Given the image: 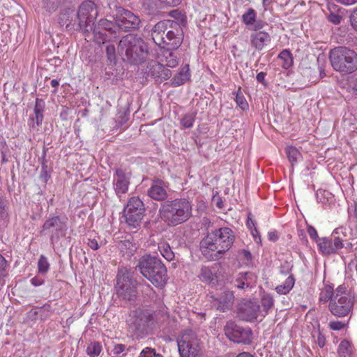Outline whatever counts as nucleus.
Returning <instances> with one entry per match:
<instances>
[{"label":"nucleus","mask_w":357,"mask_h":357,"mask_svg":"<svg viewBox=\"0 0 357 357\" xmlns=\"http://www.w3.org/2000/svg\"><path fill=\"white\" fill-rule=\"evenodd\" d=\"M149 73L154 77H158L163 80L168 79L172 76V71L160 63V61L152 62L149 66Z\"/></svg>","instance_id":"obj_20"},{"label":"nucleus","mask_w":357,"mask_h":357,"mask_svg":"<svg viewBox=\"0 0 357 357\" xmlns=\"http://www.w3.org/2000/svg\"><path fill=\"white\" fill-rule=\"evenodd\" d=\"M149 195L155 200H162L167 197V192L160 182L154 183L148 191Z\"/></svg>","instance_id":"obj_23"},{"label":"nucleus","mask_w":357,"mask_h":357,"mask_svg":"<svg viewBox=\"0 0 357 357\" xmlns=\"http://www.w3.org/2000/svg\"><path fill=\"white\" fill-rule=\"evenodd\" d=\"M265 77H266V73H264V72H260L259 73L257 76H256V79L259 82H261L262 83L265 79Z\"/></svg>","instance_id":"obj_62"},{"label":"nucleus","mask_w":357,"mask_h":357,"mask_svg":"<svg viewBox=\"0 0 357 357\" xmlns=\"http://www.w3.org/2000/svg\"><path fill=\"white\" fill-rule=\"evenodd\" d=\"M87 245L93 250H96L99 248V244L96 238H89L88 239Z\"/></svg>","instance_id":"obj_52"},{"label":"nucleus","mask_w":357,"mask_h":357,"mask_svg":"<svg viewBox=\"0 0 357 357\" xmlns=\"http://www.w3.org/2000/svg\"><path fill=\"white\" fill-rule=\"evenodd\" d=\"M317 246L319 251L324 255L335 254L332 244V238L322 237L317 239Z\"/></svg>","instance_id":"obj_24"},{"label":"nucleus","mask_w":357,"mask_h":357,"mask_svg":"<svg viewBox=\"0 0 357 357\" xmlns=\"http://www.w3.org/2000/svg\"><path fill=\"white\" fill-rule=\"evenodd\" d=\"M50 178V174L47 170V167L43 165L40 174V178L44 183H46Z\"/></svg>","instance_id":"obj_48"},{"label":"nucleus","mask_w":357,"mask_h":357,"mask_svg":"<svg viewBox=\"0 0 357 357\" xmlns=\"http://www.w3.org/2000/svg\"><path fill=\"white\" fill-rule=\"evenodd\" d=\"M66 225L59 216H54L47 219L43 225L42 231L52 230V234L50 236V243L52 245L59 239L61 236L66 230Z\"/></svg>","instance_id":"obj_14"},{"label":"nucleus","mask_w":357,"mask_h":357,"mask_svg":"<svg viewBox=\"0 0 357 357\" xmlns=\"http://www.w3.org/2000/svg\"><path fill=\"white\" fill-rule=\"evenodd\" d=\"M170 48H160L158 54V60L166 67L175 68L178 64V59L175 53L172 52Z\"/></svg>","instance_id":"obj_19"},{"label":"nucleus","mask_w":357,"mask_h":357,"mask_svg":"<svg viewBox=\"0 0 357 357\" xmlns=\"http://www.w3.org/2000/svg\"><path fill=\"white\" fill-rule=\"evenodd\" d=\"M127 323L133 330H139L142 326V319L137 317V312H135L129 315Z\"/></svg>","instance_id":"obj_36"},{"label":"nucleus","mask_w":357,"mask_h":357,"mask_svg":"<svg viewBox=\"0 0 357 357\" xmlns=\"http://www.w3.org/2000/svg\"><path fill=\"white\" fill-rule=\"evenodd\" d=\"M268 239L272 241H275L278 240V234L275 231H271L268 233Z\"/></svg>","instance_id":"obj_59"},{"label":"nucleus","mask_w":357,"mask_h":357,"mask_svg":"<svg viewBox=\"0 0 357 357\" xmlns=\"http://www.w3.org/2000/svg\"><path fill=\"white\" fill-rule=\"evenodd\" d=\"M351 23L356 29H357V12L351 17Z\"/></svg>","instance_id":"obj_63"},{"label":"nucleus","mask_w":357,"mask_h":357,"mask_svg":"<svg viewBox=\"0 0 357 357\" xmlns=\"http://www.w3.org/2000/svg\"><path fill=\"white\" fill-rule=\"evenodd\" d=\"M210 301L213 307L222 312L229 310L234 302V296L232 291H225L220 296H209Z\"/></svg>","instance_id":"obj_17"},{"label":"nucleus","mask_w":357,"mask_h":357,"mask_svg":"<svg viewBox=\"0 0 357 357\" xmlns=\"http://www.w3.org/2000/svg\"><path fill=\"white\" fill-rule=\"evenodd\" d=\"M286 153L292 166L296 164L298 161L301 158V154L294 146L287 147Z\"/></svg>","instance_id":"obj_31"},{"label":"nucleus","mask_w":357,"mask_h":357,"mask_svg":"<svg viewBox=\"0 0 357 357\" xmlns=\"http://www.w3.org/2000/svg\"><path fill=\"white\" fill-rule=\"evenodd\" d=\"M160 218L168 225L175 226L187 221L192 215V205L184 198L164 202L159 210Z\"/></svg>","instance_id":"obj_3"},{"label":"nucleus","mask_w":357,"mask_h":357,"mask_svg":"<svg viewBox=\"0 0 357 357\" xmlns=\"http://www.w3.org/2000/svg\"><path fill=\"white\" fill-rule=\"evenodd\" d=\"M260 314V306L257 301H247L240 305L239 317L246 321H253Z\"/></svg>","instance_id":"obj_16"},{"label":"nucleus","mask_w":357,"mask_h":357,"mask_svg":"<svg viewBox=\"0 0 357 357\" xmlns=\"http://www.w3.org/2000/svg\"><path fill=\"white\" fill-rule=\"evenodd\" d=\"M195 120V114H186L181 120V126L183 128H190L193 126Z\"/></svg>","instance_id":"obj_37"},{"label":"nucleus","mask_w":357,"mask_h":357,"mask_svg":"<svg viewBox=\"0 0 357 357\" xmlns=\"http://www.w3.org/2000/svg\"><path fill=\"white\" fill-rule=\"evenodd\" d=\"M239 257L245 264H249L251 262L252 255L250 251L243 250L239 252Z\"/></svg>","instance_id":"obj_47"},{"label":"nucleus","mask_w":357,"mask_h":357,"mask_svg":"<svg viewBox=\"0 0 357 357\" xmlns=\"http://www.w3.org/2000/svg\"><path fill=\"white\" fill-rule=\"evenodd\" d=\"M116 289L119 297L131 301L137 296V281L131 278L126 270H121L117 275Z\"/></svg>","instance_id":"obj_9"},{"label":"nucleus","mask_w":357,"mask_h":357,"mask_svg":"<svg viewBox=\"0 0 357 357\" xmlns=\"http://www.w3.org/2000/svg\"><path fill=\"white\" fill-rule=\"evenodd\" d=\"M236 357H254V356L248 352H242V353L238 354Z\"/></svg>","instance_id":"obj_64"},{"label":"nucleus","mask_w":357,"mask_h":357,"mask_svg":"<svg viewBox=\"0 0 357 357\" xmlns=\"http://www.w3.org/2000/svg\"><path fill=\"white\" fill-rule=\"evenodd\" d=\"M333 238L332 239V244H333V247L334 248V250H335V252L337 253V252L343 248L344 247V241L342 240V238L339 236H333Z\"/></svg>","instance_id":"obj_43"},{"label":"nucleus","mask_w":357,"mask_h":357,"mask_svg":"<svg viewBox=\"0 0 357 357\" xmlns=\"http://www.w3.org/2000/svg\"><path fill=\"white\" fill-rule=\"evenodd\" d=\"M151 36L154 43L160 48L178 49L183 41L179 24L172 20L158 22L152 29Z\"/></svg>","instance_id":"obj_2"},{"label":"nucleus","mask_w":357,"mask_h":357,"mask_svg":"<svg viewBox=\"0 0 357 357\" xmlns=\"http://www.w3.org/2000/svg\"><path fill=\"white\" fill-rule=\"evenodd\" d=\"M114 24L113 23L106 19H102L100 20L98 24V29H101L105 31H113Z\"/></svg>","instance_id":"obj_41"},{"label":"nucleus","mask_w":357,"mask_h":357,"mask_svg":"<svg viewBox=\"0 0 357 357\" xmlns=\"http://www.w3.org/2000/svg\"><path fill=\"white\" fill-rule=\"evenodd\" d=\"M158 250L162 256L168 261L174 259V253L167 243L160 242L158 244Z\"/></svg>","instance_id":"obj_28"},{"label":"nucleus","mask_w":357,"mask_h":357,"mask_svg":"<svg viewBox=\"0 0 357 357\" xmlns=\"http://www.w3.org/2000/svg\"><path fill=\"white\" fill-rule=\"evenodd\" d=\"M353 348L351 342L347 340H343L338 345L337 354L340 357H351Z\"/></svg>","instance_id":"obj_27"},{"label":"nucleus","mask_w":357,"mask_h":357,"mask_svg":"<svg viewBox=\"0 0 357 357\" xmlns=\"http://www.w3.org/2000/svg\"><path fill=\"white\" fill-rule=\"evenodd\" d=\"M124 217L126 223L130 227L137 228L139 226L144 213V204L137 197L129 199L124 208Z\"/></svg>","instance_id":"obj_10"},{"label":"nucleus","mask_w":357,"mask_h":357,"mask_svg":"<svg viewBox=\"0 0 357 357\" xmlns=\"http://www.w3.org/2000/svg\"><path fill=\"white\" fill-rule=\"evenodd\" d=\"M59 0H43V7L48 11L54 10L59 6Z\"/></svg>","instance_id":"obj_42"},{"label":"nucleus","mask_w":357,"mask_h":357,"mask_svg":"<svg viewBox=\"0 0 357 357\" xmlns=\"http://www.w3.org/2000/svg\"><path fill=\"white\" fill-rule=\"evenodd\" d=\"M200 278L202 280H210L211 279V273L207 268H203L201 271Z\"/></svg>","instance_id":"obj_51"},{"label":"nucleus","mask_w":357,"mask_h":357,"mask_svg":"<svg viewBox=\"0 0 357 357\" xmlns=\"http://www.w3.org/2000/svg\"><path fill=\"white\" fill-rule=\"evenodd\" d=\"M271 41L270 34L264 31H256L250 36V44L257 50H262Z\"/></svg>","instance_id":"obj_18"},{"label":"nucleus","mask_w":357,"mask_h":357,"mask_svg":"<svg viewBox=\"0 0 357 357\" xmlns=\"http://www.w3.org/2000/svg\"><path fill=\"white\" fill-rule=\"evenodd\" d=\"M250 215H249L248 217L247 226L250 229V230L252 231L256 227H255V221L253 220H252V218H250Z\"/></svg>","instance_id":"obj_58"},{"label":"nucleus","mask_w":357,"mask_h":357,"mask_svg":"<svg viewBox=\"0 0 357 357\" xmlns=\"http://www.w3.org/2000/svg\"><path fill=\"white\" fill-rule=\"evenodd\" d=\"M251 234L256 243H259L261 242V238L259 236V231L256 227H255L253 230L251 231Z\"/></svg>","instance_id":"obj_55"},{"label":"nucleus","mask_w":357,"mask_h":357,"mask_svg":"<svg viewBox=\"0 0 357 357\" xmlns=\"http://www.w3.org/2000/svg\"><path fill=\"white\" fill-rule=\"evenodd\" d=\"M307 234L310 236V237L312 239L315 240L317 243V239H320V238H319V236H318V234H317L316 229L314 227H313L312 226H307Z\"/></svg>","instance_id":"obj_50"},{"label":"nucleus","mask_w":357,"mask_h":357,"mask_svg":"<svg viewBox=\"0 0 357 357\" xmlns=\"http://www.w3.org/2000/svg\"><path fill=\"white\" fill-rule=\"evenodd\" d=\"M274 304V300L273 297L269 294L264 295L261 298V305L263 307V311L264 312L262 314V317H264L267 314L270 309H271Z\"/></svg>","instance_id":"obj_35"},{"label":"nucleus","mask_w":357,"mask_h":357,"mask_svg":"<svg viewBox=\"0 0 357 357\" xmlns=\"http://www.w3.org/2000/svg\"><path fill=\"white\" fill-rule=\"evenodd\" d=\"M116 50L115 47L113 45H109L106 47V54L108 60H109L111 62H113L116 59Z\"/></svg>","instance_id":"obj_46"},{"label":"nucleus","mask_w":357,"mask_h":357,"mask_svg":"<svg viewBox=\"0 0 357 357\" xmlns=\"http://www.w3.org/2000/svg\"><path fill=\"white\" fill-rule=\"evenodd\" d=\"M340 236L342 235L344 238L347 237L348 236V229L346 226H340L335 228L332 232V236Z\"/></svg>","instance_id":"obj_44"},{"label":"nucleus","mask_w":357,"mask_h":357,"mask_svg":"<svg viewBox=\"0 0 357 357\" xmlns=\"http://www.w3.org/2000/svg\"><path fill=\"white\" fill-rule=\"evenodd\" d=\"M257 13L253 8H249L242 15V20L246 26L253 25L256 21Z\"/></svg>","instance_id":"obj_32"},{"label":"nucleus","mask_w":357,"mask_h":357,"mask_svg":"<svg viewBox=\"0 0 357 357\" xmlns=\"http://www.w3.org/2000/svg\"><path fill=\"white\" fill-rule=\"evenodd\" d=\"M118 52L123 60L132 64H137L145 58L147 47L140 37L128 34L119 41Z\"/></svg>","instance_id":"obj_4"},{"label":"nucleus","mask_w":357,"mask_h":357,"mask_svg":"<svg viewBox=\"0 0 357 357\" xmlns=\"http://www.w3.org/2000/svg\"><path fill=\"white\" fill-rule=\"evenodd\" d=\"M342 19V17L340 15L334 13H331L328 16V20L334 24H339Z\"/></svg>","instance_id":"obj_49"},{"label":"nucleus","mask_w":357,"mask_h":357,"mask_svg":"<svg viewBox=\"0 0 357 357\" xmlns=\"http://www.w3.org/2000/svg\"><path fill=\"white\" fill-rule=\"evenodd\" d=\"M278 59L282 61V67L289 68L293 64V58L291 52L287 50H282L278 55Z\"/></svg>","instance_id":"obj_30"},{"label":"nucleus","mask_w":357,"mask_h":357,"mask_svg":"<svg viewBox=\"0 0 357 357\" xmlns=\"http://www.w3.org/2000/svg\"><path fill=\"white\" fill-rule=\"evenodd\" d=\"M236 95V102L243 109L245 110L248 108V104L243 93L238 90L237 92L234 93Z\"/></svg>","instance_id":"obj_38"},{"label":"nucleus","mask_w":357,"mask_h":357,"mask_svg":"<svg viewBox=\"0 0 357 357\" xmlns=\"http://www.w3.org/2000/svg\"><path fill=\"white\" fill-rule=\"evenodd\" d=\"M38 271L41 273H46L50 268V264L47 258L41 255L38 263Z\"/></svg>","instance_id":"obj_39"},{"label":"nucleus","mask_w":357,"mask_h":357,"mask_svg":"<svg viewBox=\"0 0 357 357\" xmlns=\"http://www.w3.org/2000/svg\"><path fill=\"white\" fill-rule=\"evenodd\" d=\"M346 325L347 324L344 322L340 321H333L328 324V327L333 331H341L346 326Z\"/></svg>","instance_id":"obj_45"},{"label":"nucleus","mask_w":357,"mask_h":357,"mask_svg":"<svg viewBox=\"0 0 357 357\" xmlns=\"http://www.w3.org/2000/svg\"><path fill=\"white\" fill-rule=\"evenodd\" d=\"M335 294L333 287L330 285H325L319 294V301L323 303H326L328 301L331 302Z\"/></svg>","instance_id":"obj_29"},{"label":"nucleus","mask_w":357,"mask_h":357,"mask_svg":"<svg viewBox=\"0 0 357 357\" xmlns=\"http://www.w3.org/2000/svg\"><path fill=\"white\" fill-rule=\"evenodd\" d=\"M5 264H6V260H5L4 257L0 254V276L3 273Z\"/></svg>","instance_id":"obj_60"},{"label":"nucleus","mask_w":357,"mask_h":357,"mask_svg":"<svg viewBox=\"0 0 357 357\" xmlns=\"http://www.w3.org/2000/svg\"><path fill=\"white\" fill-rule=\"evenodd\" d=\"M97 15L98 11L93 2L91 1L83 2L77 13L79 29L84 32L91 31Z\"/></svg>","instance_id":"obj_11"},{"label":"nucleus","mask_w":357,"mask_h":357,"mask_svg":"<svg viewBox=\"0 0 357 357\" xmlns=\"http://www.w3.org/2000/svg\"><path fill=\"white\" fill-rule=\"evenodd\" d=\"M190 78L189 65L181 68L179 72L171 79V85L177 87L185 84Z\"/></svg>","instance_id":"obj_22"},{"label":"nucleus","mask_w":357,"mask_h":357,"mask_svg":"<svg viewBox=\"0 0 357 357\" xmlns=\"http://www.w3.org/2000/svg\"><path fill=\"white\" fill-rule=\"evenodd\" d=\"M290 265L288 263H285L280 266V273L282 274H287L290 271Z\"/></svg>","instance_id":"obj_56"},{"label":"nucleus","mask_w":357,"mask_h":357,"mask_svg":"<svg viewBox=\"0 0 357 357\" xmlns=\"http://www.w3.org/2000/svg\"><path fill=\"white\" fill-rule=\"evenodd\" d=\"M125 345L119 344L114 346L113 351L115 354H120L125 350Z\"/></svg>","instance_id":"obj_54"},{"label":"nucleus","mask_w":357,"mask_h":357,"mask_svg":"<svg viewBox=\"0 0 357 357\" xmlns=\"http://www.w3.org/2000/svg\"><path fill=\"white\" fill-rule=\"evenodd\" d=\"M181 357H202V347L197 334L192 330H186L177 340Z\"/></svg>","instance_id":"obj_7"},{"label":"nucleus","mask_w":357,"mask_h":357,"mask_svg":"<svg viewBox=\"0 0 357 357\" xmlns=\"http://www.w3.org/2000/svg\"><path fill=\"white\" fill-rule=\"evenodd\" d=\"M138 357H163L160 354L156 353L154 349L146 347L140 352Z\"/></svg>","instance_id":"obj_40"},{"label":"nucleus","mask_w":357,"mask_h":357,"mask_svg":"<svg viewBox=\"0 0 357 357\" xmlns=\"http://www.w3.org/2000/svg\"><path fill=\"white\" fill-rule=\"evenodd\" d=\"M234 241L232 230L222 227L208 233L200 242V250L209 261L220 259L228 251Z\"/></svg>","instance_id":"obj_1"},{"label":"nucleus","mask_w":357,"mask_h":357,"mask_svg":"<svg viewBox=\"0 0 357 357\" xmlns=\"http://www.w3.org/2000/svg\"><path fill=\"white\" fill-rule=\"evenodd\" d=\"M256 280V276L252 273H240L234 285L238 289L251 288L255 284Z\"/></svg>","instance_id":"obj_21"},{"label":"nucleus","mask_w":357,"mask_h":357,"mask_svg":"<svg viewBox=\"0 0 357 357\" xmlns=\"http://www.w3.org/2000/svg\"><path fill=\"white\" fill-rule=\"evenodd\" d=\"M138 268L141 273L154 286L163 287L167 281V268L155 257L146 255L141 258Z\"/></svg>","instance_id":"obj_5"},{"label":"nucleus","mask_w":357,"mask_h":357,"mask_svg":"<svg viewBox=\"0 0 357 357\" xmlns=\"http://www.w3.org/2000/svg\"><path fill=\"white\" fill-rule=\"evenodd\" d=\"M337 2L344 6H351L357 3V0H335Z\"/></svg>","instance_id":"obj_57"},{"label":"nucleus","mask_w":357,"mask_h":357,"mask_svg":"<svg viewBox=\"0 0 357 357\" xmlns=\"http://www.w3.org/2000/svg\"><path fill=\"white\" fill-rule=\"evenodd\" d=\"M335 296L328 305L330 312L334 316L343 317L349 314L353 307V301L345 291V288L339 286Z\"/></svg>","instance_id":"obj_8"},{"label":"nucleus","mask_w":357,"mask_h":357,"mask_svg":"<svg viewBox=\"0 0 357 357\" xmlns=\"http://www.w3.org/2000/svg\"><path fill=\"white\" fill-rule=\"evenodd\" d=\"M91 31H93V38L96 43L101 44L107 40L108 37L107 36V31L101 29H98V26L94 29L93 28Z\"/></svg>","instance_id":"obj_33"},{"label":"nucleus","mask_w":357,"mask_h":357,"mask_svg":"<svg viewBox=\"0 0 357 357\" xmlns=\"http://www.w3.org/2000/svg\"><path fill=\"white\" fill-rule=\"evenodd\" d=\"M333 69L342 73H352L357 70V54L346 47H339L330 52Z\"/></svg>","instance_id":"obj_6"},{"label":"nucleus","mask_w":357,"mask_h":357,"mask_svg":"<svg viewBox=\"0 0 357 357\" xmlns=\"http://www.w3.org/2000/svg\"><path fill=\"white\" fill-rule=\"evenodd\" d=\"M102 351V346L98 342H91L86 348V354L90 357H97Z\"/></svg>","instance_id":"obj_34"},{"label":"nucleus","mask_w":357,"mask_h":357,"mask_svg":"<svg viewBox=\"0 0 357 357\" xmlns=\"http://www.w3.org/2000/svg\"><path fill=\"white\" fill-rule=\"evenodd\" d=\"M325 341L326 340L324 336L319 334L317 337V343L321 348L325 345Z\"/></svg>","instance_id":"obj_61"},{"label":"nucleus","mask_w":357,"mask_h":357,"mask_svg":"<svg viewBox=\"0 0 357 357\" xmlns=\"http://www.w3.org/2000/svg\"><path fill=\"white\" fill-rule=\"evenodd\" d=\"M43 109H44V102L41 100L36 99V105L34 107V116L31 117V119L33 121H36V123L37 126L40 125L43 122Z\"/></svg>","instance_id":"obj_26"},{"label":"nucleus","mask_w":357,"mask_h":357,"mask_svg":"<svg viewBox=\"0 0 357 357\" xmlns=\"http://www.w3.org/2000/svg\"><path fill=\"white\" fill-rule=\"evenodd\" d=\"M112 183L116 195L121 198L128 190L130 183V173L121 168L116 169Z\"/></svg>","instance_id":"obj_15"},{"label":"nucleus","mask_w":357,"mask_h":357,"mask_svg":"<svg viewBox=\"0 0 357 357\" xmlns=\"http://www.w3.org/2000/svg\"><path fill=\"white\" fill-rule=\"evenodd\" d=\"M224 331L226 336L234 342L243 344L251 342L252 333L250 328H243L230 321L225 325Z\"/></svg>","instance_id":"obj_12"},{"label":"nucleus","mask_w":357,"mask_h":357,"mask_svg":"<svg viewBox=\"0 0 357 357\" xmlns=\"http://www.w3.org/2000/svg\"><path fill=\"white\" fill-rule=\"evenodd\" d=\"M294 284L295 279L292 275H290L282 284H280L275 287V291L279 294H287L292 289Z\"/></svg>","instance_id":"obj_25"},{"label":"nucleus","mask_w":357,"mask_h":357,"mask_svg":"<svg viewBox=\"0 0 357 357\" xmlns=\"http://www.w3.org/2000/svg\"><path fill=\"white\" fill-rule=\"evenodd\" d=\"M31 283L32 285L38 287L44 283V279L39 276H36L31 280Z\"/></svg>","instance_id":"obj_53"},{"label":"nucleus","mask_w":357,"mask_h":357,"mask_svg":"<svg viewBox=\"0 0 357 357\" xmlns=\"http://www.w3.org/2000/svg\"><path fill=\"white\" fill-rule=\"evenodd\" d=\"M116 26L124 31L136 29L141 22L139 17L130 10L118 8L114 18Z\"/></svg>","instance_id":"obj_13"}]
</instances>
